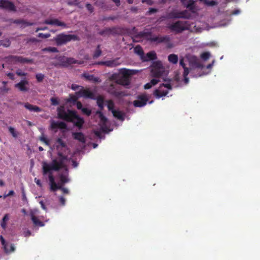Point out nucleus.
<instances>
[{"label":"nucleus","mask_w":260,"mask_h":260,"mask_svg":"<svg viewBox=\"0 0 260 260\" xmlns=\"http://www.w3.org/2000/svg\"><path fill=\"white\" fill-rule=\"evenodd\" d=\"M76 94L78 97L83 98L85 99L95 100V94L94 92L92 91L89 88H84L81 86V88L76 92Z\"/></svg>","instance_id":"5"},{"label":"nucleus","mask_w":260,"mask_h":260,"mask_svg":"<svg viewBox=\"0 0 260 260\" xmlns=\"http://www.w3.org/2000/svg\"><path fill=\"white\" fill-rule=\"evenodd\" d=\"M82 76L84 77L86 80L93 81L94 83L98 82L99 81V78L94 77L93 75H89L88 74L84 73L82 74Z\"/></svg>","instance_id":"27"},{"label":"nucleus","mask_w":260,"mask_h":260,"mask_svg":"<svg viewBox=\"0 0 260 260\" xmlns=\"http://www.w3.org/2000/svg\"><path fill=\"white\" fill-rule=\"evenodd\" d=\"M159 81V80L158 79H152L151 81H150V83L152 84V85H156V84H157L158 83V82Z\"/></svg>","instance_id":"61"},{"label":"nucleus","mask_w":260,"mask_h":260,"mask_svg":"<svg viewBox=\"0 0 260 260\" xmlns=\"http://www.w3.org/2000/svg\"><path fill=\"white\" fill-rule=\"evenodd\" d=\"M168 60L173 64H176L178 61V57L176 54H171L168 56Z\"/></svg>","instance_id":"30"},{"label":"nucleus","mask_w":260,"mask_h":260,"mask_svg":"<svg viewBox=\"0 0 260 260\" xmlns=\"http://www.w3.org/2000/svg\"><path fill=\"white\" fill-rule=\"evenodd\" d=\"M157 58V56L156 53L152 51L148 52L145 56L144 55L143 57V60L145 61H148L149 60H153Z\"/></svg>","instance_id":"19"},{"label":"nucleus","mask_w":260,"mask_h":260,"mask_svg":"<svg viewBox=\"0 0 260 260\" xmlns=\"http://www.w3.org/2000/svg\"><path fill=\"white\" fill-rule=\"evenodd\" d=\"M56 143L57 144L56 147L58 149L59 147L65 148L67 147V145L66 143L62 140L61 138H58L56 140Z\"/></svg>","instance_id":"35"},{"label":"nucleus","mask_w":260,"mask_h":260,"mask_svg":"<svg viewBox=\"0 0 260 260\" xmlns=\"http://www.w3.org/2000/svg\"><path fill=\"white\" fill-rule=\"evenodd\" d=\"M50 128L52 130L57 129H65L67 128V125L63 121H55L54 120H52L51 121Z\"/></svg>","instance_id":"12"},{"label":"nucleus","mask_w":260,"mask_h":260,"mask_svg":"<svg viewBox=\"0 0 260 260\" xmlns=\"http://www.w3.org/2000/svg\"><path fill=\"white\" fill-rule=\"evenodd\" d=\"M42 174L43 175H48V179L50 182V184L55 182L54 177L53 175L52 171L53 169L50 170L48 172L45 173L44 172V164L42 163Z\"/></svg>","instance_id":"20"},{"label":"nucleus","mask_w":260,"mask_h":260,"mask_svg":"<svg viewBox=\"0 0 260 260\" xmlns=\"http://www.w3.org/2000/svg\"><path fill=\"white\" fill-rule=\"evenodd\" d=\"M183 6L192 12H194L195 11L196 5L195 1L193 0H189L187 3L183 5Z\"/></svg>","instance_id":"21"},{"label":"nucleus","mask_w":260,"mask_h":260,"mask_svg":"<svg viewBox=\"0 0 260 260\" xmlns=\"http://www.w3.org/2000/svg\"><path fill=\"white\" fill-rule=\"evenodd\" d=\"M100 45H98L96 47V49L93 55V58H97L100 56H101L102 54V51L100 49Z\"/></svg>","instance_id":"37"},{"label":"nucleus","mask_w":260,"mask_h":260,"mask_svg":"<svg viewBox=\"0 0 260 260\" xmlns=\"http://www.w3.org/2000/svg\"><path fill=\"white\" fill-rule=\"evenodd\" d=\"M43 51H48L50 52L57 53L58 52V50L56 47H48L43 49Z\"/></svg>","instance_id":"39"},{"label":"nucleus","mask_w":260,"mask_h":260,"mask_svg":"<svg viewBox=\"0 0 260 260\" xmlns=\"http://www.w3.org/2000/svg\"><path fill=\"white\" fill-rule=\"evenodd\" d=\"M59 178L61 184L67 183L69 181V179L67 178V176L63 174H61L60 175Z\"/></svg>","instance_id":"45"},{"label":"nucleus","mask_w":260,"mask_h":260,"mask_svg":"<svg viewBox=\"0 0 260 260\" xmlns=\"http://www.w3.org/2000/svg\"><path fill=\"white\" fill-rule=\"evenodd\" d=\"M96 114L99 115L101 121L105 124L107 121V118L104 115L101 111H97Z\"/></svg>","instance_id":"38"},{"label":"nucleus","mask_w":260,"mask_h":260,"mask_svg":"<svg viewBox=\"0 0 260 260\" xmlns=\"http://www.w3.org/2000/svg\"><path fill=\"white\" fill-rule=\"evenodd\" d=\"M40 140L44 142L46 145L49 146L50 145L49 140L47 139L44 136H42L40 138Z\"/></svg>","instance_id":"52"},{"label":"nucleus","mask_w":260,"mask_h":260,"mask_svg":"<svg viewBox=\"0 0 260 260\" xmlns=\"http://www.w3.org/2000/svg\"><path fill=\"white\" fill-rule=\"evenodd\" d=\"M31 219L36 226L42 227L45 225V224L42 221L39 220L33 214H31Z\"/></svg>","instance_id":"25"},{"label":"nucleus","mask_w":260,"mask_h":260,"mask_svg":"<svg viewBox=\"0 0 260 260\" xmlns=\"http://www.w3.org/2000/svg\"><path fill=\"white\" fill-rule=\"evenodd\" d=\"M134 52L135 53L140 55L142 58H143L144 55V52L143 48L140 45H137L134 48Z\"/></svg>","instance_id":"31"},{"label":"nucleus","mask_w":260,"mask_h":260,"mask_svg":"<svg viewBox=\"0 0 260 260\" xmlns=\"http://www.w3.org/2000/svg\"><path fill=\"white\" fill-rule=\"evenodd\" d=\"M190 68L191 69H203L204 65L202 64L196 57L192 58L189 61Z\"/></svg>","instance_id":"17"},{"label":"nucleus","mask_w":260,"mask_h":260,"mask_svg":"<svg viewBox=\"0 0 260 260\" xmlns=\"http://www.w3.org/2000/svg\"><path fill=\"white\" fill-rule=\"evenodd\" d=\"M118 58H116L111 60L106 61V66L112 68L118 66L120 64L118 62Z\"/></svg>","instance_id":"28"},{"label":"nucleus","mask_w":260,"mask_h":260,"mask_svg":"<svg viewBox=\"0 0 260 260\" xmlns=\"http://www.w3.org/2000/svg\"><path fill=\"white\" fill-rule=\"evenodd\" d=\"M61 65L64 67H68L73 64H81L80 61H78L73 57L63 56L59 59Z\"/></svg>","instance_id":"9"},{"label":"nucleus","mask_w":260,"mask_h":260,"mask_svg":"<svg viewBox=\"0 0 260 260\" xmlns=\"http://www.w3.org/2000/svg\"><path fill=\"white\" fill-rule=\"evenodd\" d=\"M45 75L42 73H38L36 75V78L38 82H41L44 79Z\"/></svg>","instance_id":"46"},{"label":"nucleus","mask_w":260,"mask_h":260,"mask_svg":"<svg viewBox=\"0 0 260 260\" xmlns=\"http://www.w3.org/2000/svg\"><path fill=\"white\" fill-rule=\"evenodd\" d=\"M110 27H106L100 31L99 32V34L103 36H109L111 35L110 31Z\"/></svg>","instance_id":"34"},{"label":"nucleus","mask_w":260,"mask_h":260,"mask_svg":"<svg viewBox=\"0 0 260 260\" xmlns=\"http://www.w3.org/2000/svg\"><path fill=\"white\" fill-rule=\"evenodd\" d=\"M59 202L60 204L62 206H64L66 204V199L63 197H60L59 198Z\"/></svg>","instance_id":"60"},{"label":"nucleus","mask_w":260,"mask_h":260,"mask_svg":"<svg viewBox=\"0 0 260 260\" xmlns=\"http://www.w3.org/2000/svg\"><path fill=\"white\" fill-rule=\"evenodd\" d=\"M210 56V54L208 52H203L201 55V58L204 60H207V59H208Z\"/></svg>","instance_id":"48"},{"label":"nucleus","mask_w":260,"mask_h":260,"mask_svg":"<svg viewBox=\"0 0 260 260\" xmlns=\"http://www.w3.org/2000/svg\"><path fill=\"white\" fill-rule=\"evenodd\" d=\"M9 60L13 62H20L22 63H32L33 60L23 57L20 56L11 55L8 57Z\"/></svg>","instance_id":"11"},{"label":"nucleus","mask_w":260,"mask_h":260,"mask_svg":"<svg viewBox=\"0 0 260 260\" xmlns=\"http://www.w3.org/2000/svg\"><path fill=\"white\" fill-rule=\"evenodd\" d=\"M148 100L145 94L139 95L137 99L133 102V105L135 107H142L146 105Z\"/></svg>","instance_id":"10"},{"label":"nucleus","mask_w":260,"mask_h":260,"mask_svg":"<svg viewBox=\"0 0 260 260\" xmlns=\"http://www.w3.org/2000/svg\"><path fill=\"white\" fill-rule=\"evenodd\" d=\"M51 104L53 106H57L59 104L58 100L55 98H52L50 99Z\"/></svg>","instance_id":"55"},{"label":"nucleus","mask_w":260,"mask_h":260,"mask_svg":"<svg viewBox=\"0 0 260 260\" xmlns=\"http://www.w3.org/2000/svg\"><path fill=\"white\" fill-rule=\"evenodd\" d=\"M142 36L151 42H155L156 44L161 43H168L170 42V37L169 36H153L150 32H145L142 34Z\"/></svg>","instance_id":"4"},{"label":"nucleus","mask_w":260,"mask_h":260,"mask_svg":"<svg viewBox=\"0 0 260 260\" xmlns=\"http://www.w3.org/2000/svg\"><path fill=\"white\" fill-rule=\"evenodd\" d=\"M76 106H77V108L78 110H82V109L83 108L82 104L80 101L77 102V103H76Z\"/></svg>","instance_id":"59"},{"label":"nucleus","mask_w":260,"mask_h":260,"mask_svg":"<svg viewBox=\"0 0 260 260\" xmlns=\"http://www.w3.org/2000/svg\"><path fill=\"white\" fill-rule=\"evenodd\" d=\"M164 69H151V76L154 77L159 78L164 73Z\"/></svg>","instance_id":"23"},{"label":"nucleus","mask_w":260,"mask_h":260,"mask_svg":"<svg viewBox=\"0 0 260 260\" xmlns=\"http://www.w3.org/2000/svg\"><path fill=\"white\" fill-rule=\"evenodd\" d=\"M81 111L82 112V113L89 116L91 115V110L87 108H84L82 109Z\"/></svg>","instance_id":"49"},{"label":"nucleus","mask_w":260,"mask_h":260,"mask_svg":"<svg viewBox=\"0 0 260 260\" xmlns=\"http://www.w3.org/2000/svg\"><path fill=\"white\" fill-rule=\"evenodd\" d=\"M95 99L96 100V103L98 106L100 108V109L102 110L104 109V98L102 96H98L97 98H95Z\"/></svg>","instance_id":"32"},{"label":"nucleus","mask_w":260,"mask_h":260,"mask_svg":"<svg viewBox=\"0 0 260 260\" xmlns=\"http://www.w3.org/2000/svg\"><path fill=\"white\" fill-rule=\"evenodd\" d=\"M110 34L111 35H116L119 32V28L117 27H110Z\"/></svg>","instance_id":"47"},{"label":"nucleus","mask_w":260,"mask_h":260,"mask_svg":"<svg viewBox=\"0 0 260 260\" xmlns=\"http://www.w3.org/2000/svg\"><path fill=\"white\" fill-rule=\"evenodd\" d=\"M82 86L78 85L75 84H73L71 86V89L73 90H79Z\"/></svg>","instance_id":"56"},{"label":"nucleus","mask_w":260,"mask_h":260,"mask_svg":"<svg viewBox=\"0 0 260 260\" xmlns=\"http://www.w3.org/2000/svg\"><path fill=\"white\" fill-rule=\"evenodd\" d=\"M9 215L8 214H5L2 219V220L6 222H7V221L9 220Z\"/></svg>","instance_id":"64"},{"label":"nucleus","mask_w":260,"mask_h":260,"mask_svg":"<svg viewBox=\"0 0 260 260\" xmlns=\"http://www.w3.org/2000/svg\"><path fill=\"white\" fill-rule=\"evenodd\" d=\"M16 73L19 76H25L27 75V73L23 72L21 70H17Z\"/></svg>","instance_id":"57"},{"label":"nucleus","mask_w":260,"mask_h":260,"mask_svg":"<svg viewBox=\"0 0 260 260\" xmlns=\"http://www.w3.org/2000/svg\"><path fill=\"white\" fill-rule=\"evenodd\" d=\"M9 132L11 133V134L12 135V136L15 138H17L18 137V135L19 134L18 132H17L15 128L12 126H10L9 128Z\"/></svg>","instance_id":"41"},{"label":"nucleus","mask_w":260,"mask_h":260,"mask_svg":"<svg viewBox=\"0 0 260 260\" xmlns=\"http://www.w3.org/2000/svg\"><path fill=\"white\" fill-rule=\"evenodd\" d=\"M1 226L4 230H6L7 228V222L4 221L3 220L1 222Z\"/></svg>","instance_id":"62"},{"label":"nucleus","mask_w":260,"mask_h":260,"mask_svg":"<svg viewBox=\"0 0 260 260\" xmlns=\"http://www.w3.org/2000/svg\"><path fill=\"white\" fill-rule=\"evenodd\" d=\"M50 36V34L39 33L38 37L43 39H46L49 38Z\"/></svg>","instance_id":"51"},{"label":"nucleus","mask_w":260,"mask_h":260,"mask_svg":"<svg viewBox=\"0 0 260 260\" xmlns=\"http://www.w3.org/2000/svg\"><path fill=\"white\" fill-rule=\"evenodd\" d=\"M61 188V185H57L55 182L50 184V188L52 191H56Z\"/></svg>","instance_id":"44"},{"label":"nucleus","mask_w":260,"mask_h":260,"mask_svg":"<svg viewBox=\"0 0 260 260\" xmlns=\"http://www.w3.org/2000/svg\"><path fill=\"white\" fill-rule=\"evenodd\" d=\"M28 85V81L26 80H22L19 83L15 85V87L17 88L20 91L27 92L29 88L27 86Z\"/></svg>","instance_id":"13"},{"label":"nucleus","mask_w":260,"mask_h":260,"mask_svg":"<svg viewBox=\"0 0 260 260\" xmlns=\"http://www.w3.org/2000/svg\"><path fill=\"white\" fill-rule=\"evenodd\" d=\"M179 64L184 69L183 76H187L189 72V69L186 67V65L184 62V58H182L180 59Z\"/></svg>","instance_id":"29"},{"label":"nucleus","mask_w":260,"mask_h":260,"mask_svg":"<svg viewBox=\"0 0 260 260\" xmlns=\"http://www.w3.org/2000/svg\"><path fill=\"white\" fill-rule=\"evenodd\" d=\"M80 97H78V96L76 94L75 95L71 94L68 101L69 102L77 103V102H78V99Z\"/></svg>","instance_id":"42"},{"label":"nucleus","mask_w":260,"mask_h":260,"mask_svg":"<svg viewBox=\"0 0 260 260\" xmlns=\"http://www.w3.org/2000/svg\"><path fill=\"white\" fill-rule=\"evenodd\" d=\"M0 240L1 241L2 244L4 247V250L6 253L14 252L15 250V247L14 245L11 244L9 245L8 243H7L3 236H0Z\"/></svg>","instance_id":"14"},{"label":"nucleus","mask_w":260,"mask_h":260,"mask_svg":"<svg viewBox=\"0 0 260 260\" xmlns=\"http://www.w3.org/2000/svg\"><path fill=\"white\" fill-rule=\"evenodd\" d=\"M13 23L21 25V26H31L33 25L32 23L27 22L23 19H15Z\"/></svg>","instance_id":"24"},{"label":"nucleus","mask_w":260,"mask_h":260,"mask_svg":"<svg viewBox=\"0 0 260 260\" xmlns=\"http://www.w3.org/2000/svg\"><path fill=\"white\" fill-rule=\"evenodd\" d=\"M25 41H26V43H29V42L36 43L38 41V40L35 38H27L25 39Z\"/></svg>","instance_id":"53"},{"label":"nucleus","mask_w":260,"mask_h":260,"mask_svg":"<svg viewBox=\"0 0 260 260\" xmlns=\"http://www.w3.org/2000/svg\"><path fill=\"white\" fill-rule=\"evenodd\" d=\"M0 8L11 12L16 11L14 4L9 0H0Z\"/></svg>","instance_id":"8"},{"label":"nucleus","mask_w":260,"mask_h":260,"mask_svg":"<svg viewBox=\"0 0 260 260\" xmlns=\"http://www.w3.org/2000/svg\"><path fill=\"white\" fill-rule=\"evenodd\" d=\"M57 112L59 118L68 122H73L74 125L78 127L79 129L82 128L84 120L77 114L76 111L68 110L66 112L63 108H58Z\"/></svg>","instance_id":"1"},{"label":"nucleus","mask_w":260,"mask_h":260,"mask_svg":"<svg viewBox=\"0 0 260 260\" xmlns=\"http://www.w3.org/2000/svg\"><path fill=\"white\" fill-rule=\"evenodd\" d=\"M44 23L58 26H61L64 28L67 27V24L64 22L60 21L57 19H46L44 21Z\"/></svg>","instance_id":"15"},{"label":"nucleus","mask_w":260,"mask_h":260,"mask_svg":"<svg viewBox=\"0 0 260 260\" xmlns=\"http://www.w3.org/2000/svg\"><path fill=\"white\" fill-rule=\"evenodd\" d=\"M57 46H61L66 44L67 43L71 41H79V37L76 35H66L61 33L57 35L56 37L53 39Z\"/></svg>","instance_id":"3"},{"label":"nucleus","mask_w":260,"mask_h":260,"mask_svg":"<svg viewBox=\"0 0 260 260\" xmlns=\"http://www.w3.org/2000/svg\"><path fill=\"white\" fill-rule=\"evenodd\" d=\"M162 86L165 87L169 89H172V86L170 83H163L161 85H160L159 89H155L153 92L154 95L157 99H159L161 97L166 96L169 92L167 90H161V88Z\"/></svg>","instance_id":"7"},{"label":"nucleus","mask_w":260,"mask_h":260,"mask_svg":"<svg viewBox=\"0 0 260 260\" xmlns=\"http://www.w3.org/2000/svg\"><path fill=\"white\" fill-rule=\"evenodd\" d=\"M107 108L108 109V110L112 112V111H113V110H115L114 109V102L112 100H108L107 101Z\"/></svg>","instance_id":"40"},{"label":"nucleus","mask_w":260,"mask_h":260,"mask_svg":"<svg viewBox=\"0 0 260 260\" xmlns=\"http://www.w3.org/2000/svg\"><path fill=\"white\" fill-rule=\"evenodd\" d=\"M60 190H61V191L64 193H66V194H68L69 193V191L68 190V189L66 188H64V187H63L62 186V185H61V188H60Z\"/></svg>","instance_id":"63"},{"label":"nucleus","mask_w":260,"mask_h":260,"mask_svg":"<svg viewBox=\"0 0 260 260\" xmlns=\"http://www.w3.org/2000/svg\"><path fill=\"white\" fill-rule=\"evenodd\" d=\"M114 117L120 120H124V114L120 111L114 110L112 112Z\"/></svg>","instance_id":"26"},{"label":"nucleus","mask_w":260,"mask_h":260,"mask_svg":"<svg viewBox=\"0 0 260 260\" xmlns=\"http://www.w3.org/2000/svg\"><path fill=\"white\" fill-rule=\"evenodd\" d=\"M152 69H164L160 61H154L152 64Z\"/></svg>","instance_id":"36"},{"label":"nucleus","mask_w":260,"mask_h":260,"mask_svg":"<svg viewBox=\"0 0 260 260\" xmlns=\"http://www.w3.org/2000/svg\"><path fill=\"white\" fill-rule=\"evenodd\" d=\"M3 42L1 46H3L5 47H8L11 45V42L9 39H6V40H3Z\"/></svg>","instance_id":"50"},{"label":"nucleus","mask_w":260,"mask_h":260,"mask_svg":"<svg viewBox=\"0 0 260 260\" xmlns=\"http://www.w3.org/2000/svg\"><path fill=\"white\" fill-rule=\"evenodd\" d=\"M190 17V13L186 10L176 12L173 15V17L175 18L189 19Z\"/></svg>","instance_id":"16"},{"label":"nucleus","mask_w":260,"mask_h":260,"mask_svg":"<svg viewBox=\"0 0 260 260\" xmlns=\"http://www.w3.org/2000/svg\"><path fill=\"white\" fill-rule=\"evenodd\" d=\"M121 73L124 77L129 76L131 74V71L129 70L125 69H124ZM124 83H122V84H125V85L128 84V79H127V78L124 77Z\"/></svg>","instance_id":"33"},{"label":"nucleus","mask_w":260,"mask_h":260,"mask_svg":"<svg viewBox=\"0 0 260 260\" xmlns=\"http://www.w3.org/2000/svg\"><path fill=\"white\" fill-rule=\"evenodd\" d=\"M168 27L171 31H174L176 34L181 33L183 30L186 29L184 24L181 21H177L172 23Z\"/></svg>","instance_id":"6"},{"label":"nucleus","mask_w":260,"mask_h":260,"mask_svg":"<svg viewBox=\"0 0 260 260\" xmlns=\"http://www.w3.org/2000/svg\"><path fill=\"white\" fill-rule=\"evenodd\" d=\"M58 157L52 160L51 163H47L43 161L44 164V172H48L51 169H53L54 171H58L61 169H64L66 171H68V169L64 165V161L67 159V156L64 155L62 152L57 153Z\"/></svg>","instance_id":"2"},{"label":"nucleus","mask_w":260,"mask_h":260,"mask_svg":"<svg viewBox=\"0 0 260 260\" xmlns=\"http://www.w3.org/2000/svg\"><path fill=\"white\" fill-rule=\"evenodd\" d=\"M86 7L87 9L90 12L92 13L93 11V6L90 4H87L86 5Z\"/></svg>","instance_id":"58"},{"label":"nucleus","mask_w":260,"mask_h":260,"mask_svg":"<svg viewBox=\"0 0 260 260\" xmlns=\"http://www.w3.org/2000/svg\"><path fill=\"white\" fill-rule=\"evenodd\" d=\"M75 139L78 140L82 143H85L86 139L83 134L81 132H75L73 134Z\"/></svg>","instance_id":"22"},{"label":"nucleus","mask_w":260,"mask_h":260,"mask_svg":"<svg viewBox=\"0 0 260 260\" xmlns=\"http://www.w3.org/2000/svg\"><path fill=\"white\" fill-rule=\"evenodd\" d=\"M24 107L30 111H33L35 112H40L42 111L41 108L37 106L30 104L28 103H25L24 104Z\"/></svg>","instance_id":"18"},{"label":"nucleus","mask_w":260,"mask_h":260,"mask_svg":"<svg viewBox=\"0 0 260 260\" xmlns=\"http://www.w3.org/2000/svg\"><path fill=\"white\" fill-rule=\"evenodd\" d=\"M158 11V10L156 8H150L149 9L148 11L147 12V15H151L153 13H156Z\"/></svg>","instance_id":"54"},{"label":"nucleus","mask_w":260,"mask_h":260,"mask_svg":"<svg viewBox=\"0 0 260 260\" xmlns=\"http://www.w3.org/2000/svg\"><path fill=\"white\" fill-rule=\"evenodd\" d=\"M110 90H111V93L115 96H119V95H121V92L117 91L116 89H114L113 84H111L110 85Z\"/></svg>","instance_id":"43"}]
</instances>
